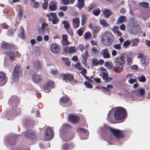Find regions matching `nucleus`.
<instances>
[{
    "label": "nucleus",
    "instance_id": "11",
    "mask_svg": "<svg viewBox=\"0 0 150 150\" xmlns=\"http://www.w3.org/2000/svg\"><path fill=\"white\" fill-rule=\"evenodd\" d=\"M53 85L54 83L52 81L48 82L44 86L45 91L46 93L48 92L50 89L53 87Z\"/></svg>",
    "mask_w": 150,
    "mask_h": 150
},
{
    "label": "nucleus",
    "instance_id": "27",
    "mask_svg": "<svg viewBox=\"0 0 150 150\" xmlns=\"http://www.w3.org/2000/svg\"><path fill=\"white\" fill-rule=\"evenodd\" d=\"M92 32L94 34H97L100 30V29L99 27L97 26L93 27L92 29Z\"/></svg>",
    "mask_w": 150,
    "mask_h": 150
},
{
    "label": "nucleus",
    "instance_id": "26",
    "mask_svg": "<svg viewBox=\"0 0 150 150\" xmlns=\"http://www.w3.org/2000/svg\"><path fill=\"white\" fill-rule=\"evenodd\" d=\"M105 66L109 69H111L113 66V64L111 62L107 61L105 63Z\"/></svg>",
    "mask_w": 150,
    "mask_h": 150
},
{
    "label": "nucleus",
    "instance_id": "40",
    "mask_svg": "<svg viewBox=\"0 0 150 150\" xmlns=\"http://www.w3.org/2000/svg\"><path fill=\"white\" fill-rule=\"evenodd\" d=\"M49 10L51 11H54L56 10L57 8L56 6L54 4H52L49 6Z\"/></svg>",
    "mask_w": 150,
    "mask_h": 150
},
{
    "label": "nucleus",
    "instance_id": "36",
    "mask_svg": "<svg viewBox=\"0 0 150 150\" xmlns=\"http://www.w3.org/2000/svg\"><path fill=\"white\" fill-rule=\"evenodd\" d=\"M91 33L89 31H88L84 34V37L86 39H88L91 37Z\"/></svg>",
    "mask_w": 150,
    "mask_h": 150
},
{
    "label": "nucleus",
    "instance_id": "63",
    "mask_svg": "<svg viewBox=\"0 0 150 150\" xmlns=\"http://www.w3.org/2000/svg\"><path fill=\"white\" fill-rule=\"evenodd\" d=\"M80 73L83 75H84V74H87L86 70L85 68H83L81 71H80Z\"/></svg>",
    "mask_w": 150,
    "mask_h": 150
},
{
    "label": "nucleus",
    "instance_id": "62",
    "mask_svg": "<svg viewBox=\"0 0 150 150\" xmlns=\"http://www.w3.org/2000/svg\"><path fill=\"white\" fill-rule=\"evenodd\" d=\"M118 28L117 26H114L113 28V32L115 33L116 32H117V31H118Z\"/></svg>",
    "mask_w": 150,
    "mask_h": 150
},
{
    "label": "nucleus",
    "instance_id": "5",
    "mask_svg": "<svg viewBox=\"0 0 150 150\" xmlns=\"http://www.w3.org/2000/svg\"><path fill=\"white\" fill-rule=\"evenodd\" d=\"M22 73V68L20 65L17 64L15 67L12 74V79L14 81L18 80V77Z\"/></svg>",
    "mask_w": 150,
    "mask_h": 150
},
{
    "label": "nucleus",
    "instance_id": "59",
    "mask_svg": "<svg viewBox=\"0 0 150 150\" xmlns=\"http://www.w3.org/2000/svg\"><path fill=\"white\" fill-rule=\"evenodd\" d=\"M103 75L102 76V78H103V79L104 80L108 76V74L106 72H103L102 73Z\"/></svg>",
    "mask_w": 150,
    "mask_h": 150
},
{
    "label": "nucleus",
    "instance_id": "19",
    "mask_svg": "<svg viewBox=\"0 0 150 150\" xmlns=\"http://www.w3.org/2000/svg\"><path fill=\"white\" fill-rule=\"evenodd\" d=\"M72 22V25L74 28H76L78 27L79 25V20L78 18H74L73 19Z\"/></svg>",
    "mask_w": 150,
    "mask_h": 150
},
{
    "label": "nucleus",
    "instance_id": "3",
    "mask_svg": "<svg viewBox=\"0 0 150 150\" xmlns=\"http://www.w3.org/2000/svg\"><path fill=\"white\" fill-rule=\"evenodd\" d=\"M71 127L67 123H65L64 125H62L59 130L60 136L62 139L64 141H68L73 139L74 137L73 135L72 137H69L67 135H64V134Z\"/></svg>",
    "mask_w": 150,
    "mask_h": 150
},
{
    "label": "nucleus",
    "instance_id": "47",
    "mask_svg": "<svg viewBox=\"0 0 150 150\" xmlns=\"http://www.w3.org/2000/svg\"><path fill=\"white\" fill-rule=\"evenodd\" d=\"M63 4L65 5H68L70 3L69 0H60Z\"/></svg>",
    "mask_w": 150,
    "mask_h": 150
},
{
    "label": "nucleus",
    "instance_id": "14",
    "mask_svg": "<svg viewBox=\"0 0 150 150\" xmlns=\"http://www.w3.org/2000/svg\"><path fill=\"white\" fill-rule=\"evenodd\" d=\"M6 54L10 62H12L15 59L16 54L14 52L9 51L7 52Z\"/></svg>",
    "mask_w": 150,
    "mask_h": 150
},
{
    "label": "nucleus",
    "instance_id": "57",
    "mask_svg": "<svg viewBox=\"0 0 150 150\" xmlns=\"http://www.w3.org/2000/svg\"><path fill=\"white\" fill-rule=\"evenodd\" d=\"M67 9V6H61L59 8V9L60 10L65 11Z\"/></svg>",
    "mask_w": 150,
    "mask_h": 150
},
{
    "label": "nucleus",
    "instance_id": "39",
    "mask_svg": "<svg viewBox=\"0 0 150 150\" xmlns=\"http://www.w3.org/2000/svg\"><path fill=\"white\" fill-rule=\"evenodd\" d=\"M84 84L87 88H93V86L90 83L87 81H85L84 82Z\"/></svg>",
    "mask_w": 150,
    "mask_h": 150
},
{
    "label": "nucleus",
    "instance_id": "24",
    "mask_svg": "<svg viewBox=\"0 0 150 150\" xmlns=\"http://www.w3.org/2000/svg\"><path fill=\"white\" fill-rule=\"evenodd\" d=\"M8 103L9 104L12 103L13 104L15 103L16 104L15 106H17L18 104V102H17L16 98L14 97H12L10 99Z\"/></svg>",
    "mask_w": 150,
    "mask_h": 150
},
{
    "label": "nucleus",
    "instance_id": "51",
    "mask_svg": "<svg viewBox=\"0 0 150 150\" xmlns=\"http://www.w3.org/2000/svg\"><path fill=\"white\" fill-rule=\"evenodd\" d=\"M5 79V75L2 72H0V81H4Z\"/></svg>",
    "mask_w": 150,
    "mask_h": 150
},
{
    "label": "nucleus",
    "instance_id": "44",
    "mask_svg": "<svg viewBox=\"0 0 150 150\" xmlns=\"http://www.w3.org/2000/svg\"><path fill=\"white\" fill-rule=\"evenodd\" d=\"M32 6L35 8H38L39 7V2H35L31 3Z\"/></svg>",
    "mask_w": 150,
    "mask_h": 150
},
{
    "label": "nucleus",
    "instance_id": "48",
    "mask_svg": "<svg viewBox=\"0 0 150 150\" xmlns=\"http://www.w3.org/2000/svg\"><path fill=\"white\" fill-rule=\"evenodd\" d=\"M130 44V42L129 40H127L125 41L123 43V47L128 46Z\"/></svg>",
    "mask_w": 150,
    "mask_h": 150
},
{
    "label": "nucleus",
    "instance_id": "37",
    "mask_svg": "<svg viewBox=\"0 0 150 150\" xmlns=\"http://www.w3.org/2000/svg\"><path fill=\"white\" fill-rule=\"evenodd\" d=\"M125 17L124 16H120L118 19L117 22L120 23H122L125 20Z\"/></svg>",
    "mask_w": 150,
    "mask_h": 150
},
{
    "label": "nucleus",
    "instance_id": "8",
    "mask_svg": "<svg viewBox=\"0 0 150 150\" xmlns=\"http://www.w3.org/2000/svg\"><path fill=\"white\" fill-rule=\"evenodd\" d=\"M115 63L116 66H118V68H120V66H122L126 62V61L122 59L120 57H118L115 58Z\"/></svg>",
    "mask_w": 150,
    "mask_h": 150
},
{
    "label": "nucleus",
    "instance_id": "34",
    "mask_svg": "<svg viewBox=\"0 0 150 150\" xmlns=\"http://www.w3.org/2000/svg\"><path fill=\"white\" fill-rule=\"evenodd\" d=\"M139 4L144 8H146L148 7L149 4L146 2H144L140 3Z\"/></svg>",
    "mask_w": 150,
    "mask_h": 150
},
{
    "label": "nucleus",
    "instance_id": "12",
    "mask_svg": "<svg viewBox=\"0 0 150 150\" xmlns=\"http://www.w3.org/2000/svg\"><path fill=\"white\" fill-rule=\"evenodd\" d=\"M69 121L75 124L79 122V118L78 116L71 115L69 116Z\"/></svg>",
    "mask_w": 150,
    "mask_h": 150
},
{
    "label": "nucleus",
    "instance_id": "6",
    "mask_svg": "<svg viewBox=\"0 0 150 150\" xmlns=\"http://www.w3.org/2000/svg\"><path fill=\"white\" fill-rule=\"evenodd\" d=\"M77 132L82 134L81 135V137L83 139H86L87 138L88 134V131L84 129L81 128H78L76 129Z\"/></svg>",
    "mask_w": 150,
    "mask_h": 150
},
{
    "label": "nucleus",
    "instance_id": "55",
    "mask_svg": "<svg viewBox=\"0 0 150 150\" xmlns=\"http://www.w3.org/2000/svg\"><path fill=\"white\" fill-rule=\"evenodd\" d=\"M69 149L68 146V144H63L62 146V150H68Z\"/></svg>",
    "mask_w": 150,
    "mask_h": 150
},
{
    "label": "nucleus",
    "instance_id": "10",
    "mask_svg": "<svg viewBox=\"0 0 150 150\" xmlns=\"http://www.w3.org/2000/svg\"><path fill=\"white\" fill-rule=\"evenodd\" d=\"M24 135L26 138L31 139H34L36 137V134L33 131L29 130L26 131Z\"/></svg>",
    "mask_w": 150,
    "mask_h": 150
},
{
    "label": "nucleus",
    "instance_id": "64",
    "mask_svg": "<svg viewBox=\"0 0 150 150\" xmlns=\"http://www.w3.org/2000/svg\"><path fill=\"white\" fill-rule=\"evenodd\" d=\"M47 2L45 1L43 3L42 5V8L44 9H46L47 8Z\"/></svg>",
    "mask_w": 150,
    "mask_h": 150
},
{
    "label": "nucleus",
    "instance_id": "33",
    "mask_svg": "<svg viewBox=\"0 0 150 150\" xmlns=\"http://www.w3.org/2000/svg\"><path fill=\"white\" fill-rule=\"evenodd\" d=\"M138 81L141 82H144L146 81V77L143 75H141L137 77Z\"/></svg>",
    "mask_w": 150,
    "mask_h": 150
},
{
    "label": "nucleus",
    "instance_id": "32",
    "mask_svg": "<svg viewBox=\"0 0 150 150\" xmlns=\"http://www.w3.org/2000/svg\"><path fill=\"white\" fill-rule=\"evenodd\" d=\"M132 55V53L131 52H129L127 54V64L128 65H129L131 62V57Z\"/></svg>",
    "mask_w": 150,
    "mask_h": 150
},
{
    "label": "nucleus",
    "instance_id": "28",
    "mask_svg": "<svg viewBox=\"0 0 150 150\" xmlns=\"http://www.w3.org/2000/svg\"><path fill=\"white\" fill-rule=\"evenodd\" d=\"M78 4L77 6V7L79 9L82 8L84 4V1L83 0H78Z\"/></svg>",
    "mask_w": 150,
    "mask_h": 150
},
{
    "label": "nucleus",
    "instance_id": "50",
    "mask_svg": "<svg viewBox=\"0 0 150 150\" xmlns=\"http://www.w3.org/2000/svg\"><path fill=\"white\" fill-rule=\"evenodd\" d=\"M100 23L103 26H107L108 25L107 24V23L106 22L105 20H101L100 21Z\"/></svg>",
    "mask_w": 150,
    "mask_h": 150
},
{
    "label": "nucleus",
    "instance_id": "22",
    "mask_svg": "<svg viewBox=\"0 0 150 150\" xmlns=\"http://www.w3.org/2000/svg\"><path fill=\"white\" fill-rule=\"evenodd\" d=\"M18 36L22 39H23L25 38L24 30L21 26V28L19 30Z\"/></svg>",
    "mask_w": 150,
    "mask_h": 150
},
{
    "label": "nucleus",
    "instance_id": "30",
    "mask_svg": "<svg viewBox=\"0 0 150 150\" xmlns=\"http://www.w3.org/2000/svg\"><path fill=\"white\" fill-rule=\"evenodd\" d=\"M62 24H64V28L67 29H69V22L67 21H63L62 22Z\"/></svg>",
    "mask_w": 150,
    "mask_h": 150
},
{
    "label": "nucleus",
    "instance_id": "4",
    "mask_svg": "<svg viewBox=\"0 0 150 150\" xmlns=\"http://www.w3.org/2000/svg\"><path fill=\"white\" fill-rule=\"evenodd\" d=\"M127 116L126 109L122 107H119L115 111L114 113L115 118L117 120H121Z\"/></svg>",
    "mask_w": 150,
    "mask_h": 150
},
{
    "label": "nucleus",
    "instance_id": "31",
    "mask_svg": "<svg viewBox=\"0 0 150 150\" xmlns=\"http://www.w3.org/2000/svg\"><path fill=\"white\" fill-rule=\"evenodd\" d=\"M132 44L131 45V46H135L138 45L139 40V39L136 38L132 40Z\"/></svg>",
    "mask_w": 150,
    "mask_h": 150
},
{
    "label": "nucleus",
    "instance_id": "42",
    "mask_svg": "<svg viewBox=\"0 0 150 150\" xmlns=\"http://www.w3.org/2000/svg\"><path fill=\"white\" fill-rule=\"evenodd\" d=\"M60 100L62 103H65L68 102L69 99L66 97H63L60 99Z\"/></svg>",
    "mask_w": 150,
    "mask_h": 150
},
{
    "label": "nucleus",
    "instance_id": "60",
    "mask_svg": "<svg viewBox=\"0 0 150 150\" xmlns=\"http://www.w3.org/2000/svg\"><path fill=\"white\" fill-rule=\"evenodd\" d=\"M68 146H69V149H72L75 146L74 144L72 143L69 144H68Z\"/></svg>",
    "mask_w": 150,
    "mask_h": 150
},
{
    "label": "nucleus",
    "instance_id": "21",
    "mask_svg": "<svg viewBox=\"0 0 150 150\" xmlns=\"http://www.w3.org/2000/svg\"><path fill=\"white\" fill-rule=\"evenodd\" d=\"M103 15L106 18H108L112 14V11L108 9H105L103 13Z\"/></svg>",
    "mask_w": 150,
    "mask_h": 150
},
{
    "label": "nucleus",
    "instance_id": "25",
    "mask_svg": "<svg viewBox=\"0 0 150 150\" xmlns=\"http://www.w3.org/2000/svg\"><path fill=\"white\" fill-rule=\"evenodd\" d=\"M41 66L40 62L36 60L34 63V67L35 69L37 70H39L40 69Z\"/></svg>",
    "mask_w": 150,
    "mask_h": 150
},
{
    "label": "nucleus",
    "instance_id": "18",
    "mask_svg": "<svg viewBox=\"0 0 150 150\" xmlns=\"http://www.w3.org/2000/svg\"><path fill=\"white\" fill-rule=\"evenodd\" d=\"M137 58L138 59L141 58V64H144L146 61V56L143 53H140L138 54Z\"/></svg>",
    "mask_w": 150,
    "mask_h": 150
},
{
    "label": "nucleus",
    "instance_id": "13",
    "mask_svg": "<svg viewBox=\"0 0 150 150\" xmlns=\"http://www.w3.org/2000/svg\"><path fill=\"white\" fill-rule=\"evenodd\" d=\"M60 47L55 43L52 44L51 46V50L54 53H59L60 50Z\"/></svg>",
    "mask_w": 150,
    "mask_h": 150
},
{
    "label": "nucleus",
    "instance_id": "45",
    "mask_svg": "<svg viewBox=\"0 0 150 150\" xmlns=\"http://www.w3.org/2000/svg\"><path fill=\"white\" fill-rule=\"evenodd\" d=\"M82 57H83V59L82 60V62L83 64L85 66H86L87 65V58L86 57H84L83 55H82Z\"/></svg>",
    "mask_w": 150,
    "mask_h": 150
},
{
    "label": "nucleus",
    "instance_id": "7",
    "mask_svg": "<svg viewBox=\"0 0 150 150\" xmlns=\"http://www.w3.org/2000/svg\"><path fill=\"white\" fill-rule=\"evenodd\" d=\"M62 79L66 82L69 81L71 83H75V81L74 80L72 75L69 73H67L63 75Z\"/></svg>",
    "mask_w": 150,
    "mask_h": 150
},
{
    "label": "nucleus",
    "instance_id": "29",
    "mask_svg": "<svg viewBox=\"0 0 150 150\" xmlns=\"http://www.w3.org/2000/svg\"><path fill=\"white\" fill-rule=\"evenodd\" d=\"M11 47L10 44L6 42L4 43L2 45V47L4 49H8L11 48Z\"/></svg>",
    "mask_w": 150,
    "mask_h": 150
},
{
    "label": "nucleus",
    "instance_id": "2",
    "mask_svg": "<svg viewBox=\"0 0 150 150\" xmlns=\"http://www.w3.org/2000/svg\"><path fill=\"white\" fill-rule=\"evenodd\" d=\"M101 131L103 133L105 134L110 132L118 138H121L123 136V134L120 130L110 127L107 125L101 128Z\"/></svg>",
    "mask_w": 150,
    "mask_h": 150
},
{
    "label": "nucleus",
    "instance_id": "38",
    "mask_svg": "<svg viewBox=\"0 0 150 150\" xmlns=\"http://www.w3.org/2000/svg\"><path fill=\"white\" fill-rule=\"evenodd\" d=\"M59 21V19L57 17V18H52V23L54 24H56L58 23Z\"/></svg>",
    "mask_w": 150,
    "mask_h": 150
},
{
    "label": "nucleus",
    "instance_id": "54",
    "mask_svg": "<svg viewBox=\"0 0 150 150\" xmlns=\"http://www.w3.org/2000/svg\"><path fill=\"white\" fill-rule=\"evenodd\" d=\"M62 45L64 46L67 45L71 43L68 40H62Z\"/></svg>",
    "mask_w": 150,
    "mask_h": 150
},
{
    "label": "nucleus",
    "instance_id": "16",
    "mask_svg": "<svg viewBox=\"0 0 150 150\" xmlns=\"http://www.w3.org/2000/svg\"><path fill=\"white\" fill-rule=\"evenodd\" d=\"M130 32L132 34L137 35L138 34L140 31V27L139 26H138L137 27H131L129 30Z\"/></svg>",
    "mask_w": 150,
    "mask_h": 150
},
{
    "label": "nucleus",
    "instance_id": "43",
    "mask_svg": "<svg viewBox=\"0 0 150 150\" xmlns=\"http://www.w3.org/2000/svg\"><path fill=\"white\" fill-rule=\"evenodd\" d=\"M23 10L22 9H20L19 10V11L18 14V17L19 18L20 20L21 19L22 17L23 14Z\"/></svg>",
    "mask_w": 150,
    "mask_h": 150
},
{
    "label": "nucleus",
    "instance_id": "1",
    "mask_svg": "<svg viewBox=\"0 0 150 150\" xmlns=\"http://www.w3.org/2000/svg\"><path fill=\"white\" fill-rule=\"evenodd\" d=\"M114 36L110 32H105L101 38L103 44L106 46H110L112 45L114 40Z\"/></svg>",
    "mask_w": 150,
    "mask_h": 150
},
{
    "label": "nucleus",
    "instance_id": "35",
    "mask_svg": "<svg viewBox=\"0 0 150 150\" xmlns=\"http://www.w3.org/2000/svg\"><path fill=\"white\" fill-rule=\"evenodd\" d=\"M93 13L96 16H98L100 13V10L98 8L94 9L92 11Z\"/></svg>",
    "mask_w": 150,
    "mask_h": 150
},
{
    "label": "nucleus",
    "instance_id": "20",
    "mask_svg": "<svg viewBox=\"0 0 150 150\" xmlns=\"http://www.w3.org/2000/svg\"><path fill=\"white\" fill-rule=\"evenodd\" d=\"M32 78L33 81L35 83L39 82L41 80L40 76L36 74H33Z\"/></svg>",
    "mask_w": 150,
    "mask_h": 150
},
{
    "label": "nucleus",
    "instance_id": "61",
    "mask_svg": "<svg viewBox=\"0 0 150 150\" xmlns=\"http://www.w3.org/2000/svg\"><path fill=\"white\" fill-rule=\"evenodd\" d=\"M112 77H108L104 79L105 81V82H108L110 81H111L112 80Z\"/></svg>",
    "mask_w": 150,
    "mask_h": 150
},
{
    "label": "nucleus",
    "instance_id": "49",
    "mask_svg": "<svg viewBox=\"0 0 150 150\" xmlns=\"http://www.w3.org/2000/svg\"><path fill=\"white\" fill-rule=\"evenodd\" d=\"M86 17L85 16H83L81 18V24L82 25H83L85 23L86 21Z\"/></svg>",
    "mask_w": 150,
    "mask_h": 150
},
{
    "label": "nucleus",
    "instance_id": "46",
    "mask_svg": "<svg viewBox=\"0 0 150 150\" xmlns=\"http://www.w3.org/2000/svg\"><path fill=\"white\" fill-rule=\"evenodd\" d=\"M113 86L112 85H108L106 87H103L102 88L103 89L106 90L108 91H110V89L112 88Z\"/></svg>",
    "mask_w": 150,
    "mask_h": 150
},
{
    "label": "nucleus",
    "instance_id": "17",
    "mask_svg": "<svg viewBox=\"0 0 150 150\" xmlns=\"http://www.w3.org/2000/svg\"><path fill=\"white\" fill-rule=\"evenodd\" d=\"M145 92V90L144 88H141L139 90V94L141 96L137 95V99H136L137 101H141L144 99V97L143 96H144Z\"/></svg>",
    "mask_w": 150,
    "mask_h": 150
},
{
    "label": "nucleus",
    "instance_id": "9",
    "mask_svg": "<svg viewBox=\"0 0 150 150\" xmlns=\"http://www.w3.org/2000/svg\"><path fill=\"white\" fill-rule=\"evenodd\" d=\"M53 136V132L52 130L50 128L46 129L45 132V138L49 140L51 139Z\"/></svg>",
    "mask_w": 150,
    "mask_h": 150
},
{
    "label": "nucleus",
    "instance_id": "15",
    "mask_svg": "<svg viewBox=\"0 0 150 150\" xmlns=\"http://www.w3.org/2000/svg\"><path fill=\"white\" fill-rule=\"evenodd\" d=\"M100 54L103 55L104 58L109 59L110 58V55L109 53L108 49L107 48L102 50L100 53Z\"/></svg>",
    "mask_w": 150,
    "mask_h": 150
},
{
    "label": "nucleus",
    "instance_id": "58",
    "mask_svg": "<svg viewBox=\"0 0 150 150\" xmlns=\"http://www.w3.org/2000/svg\"><path fill=\"white\" fill-rule=\"evenodd\" d=\"M75 52V48L74 47H69V52L70 53H73Z\"/></svg>",
    "mask_w": 150,
    "mask_h": 150
},
{
    "label": "nucleus",
    "instance_id": "53",
    "mask_svg": "<svg viewBox=\"0 0 150 150\" xmlns=\"http://www.w3.org/2000/svg\"><path fill=\"white\" fill-rule=\"evenodd\" d=\"M75 66L79 70H81L83 68V67L81 66V64L79 62H77Z\"/></svg>",
    "mask_w": 150,
    "mask_h": 150
},
{
    "label": "nucleus",
    "instance_id": "23",
    "mask_svg": "<svg viewBox=\"0 0 150 150\" xmlns=\"http://www.w3.org/2000/svg\"><path fill=\"white\" fill-rule=\"evenodd\" d=\"M130 25L131 27H137L138 26H139V25L137 22L134 19H132L131 20Z\"/></svg>",
    "mask_w": 150,
    "mask_h": 150
},
{
    "label": "nucleus",
    "instance_id": "41",
    "mask_svg": "<svg viewBox=\"0 0 150 150\" xmlns=\"http://www.w3.org/2000/svg\"><path fill=\"white\" fill-rule=\"evenodd\" d=\"M94 66H96L98 65V61L97 59H95L91 60Z\"/></svg>",
    "mask_w": 150,
    "mask_h": 150
},
{
    "label": "nucleus",
    "instance_id": "56",
    "mask_svg": "<svg viewBox=\"0 0 150 150\" xmlns=\"http://www.w3.org/2000/svg\"><path fill=\"white\" fill-rule=\"evenodd\" d=\"M137 81V79L133 78H130L128 80L130 84H132L134 82H136Z\"/></svg>",
    "mask_w": 150,
    "mask_h": 150
},
{
    "label": "nucleus",
    "instance_id": "52",
    "mask_svg": "<svg viewBox=\"0 0 150 150\" xmlns=\"http://www.w3.org/2000/svg\"><path fill=\"white\" fill-rule=\"evenodd\" d=\"M121 44H118L115 45H114L113 47L115 49L119 50L121 49Z\"/></svg>",
    "mask_w": 150,
    "mask_h": 150
}]
</instances>
